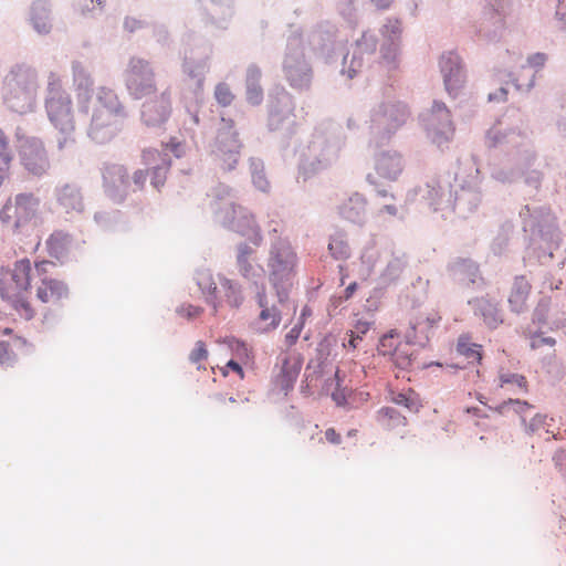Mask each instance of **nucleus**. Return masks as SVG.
<instances>
[{"label": "nucleus", "instance_id": "12", "mask_svg": "<svg viewBox=\"0 0 566 566\" xmlns=\"http://www.w3.org/2000/svg\"><path fill=\"white\" fill-rule=\"evenodd\" d=\"M407 105L399 101H385L370 111L369 129L374 139L381 145L406 123Z\"/></svg>", "mask_w": 566, "mask_h": 566}, {"label": "nucleus", "instance_id": "42", "mask_svg": "<svg viewBox=\"0 0 566 566\" xmlns=\"http://www.w3.org/2000/svg\"><path fill=\"white\" fill-rule=\"evenodd\" d=\"M36 296L43 303L67 298L69 286L63 281L44 277L42 279V284L36 290Z\"/></svg>", "mask_w": 566, "mask_h": 566}, {"label": "nucleus", "instance_id": "1", "mask_svg": "<svg viewBox=\"0 0 566 566\" xmlns=\"http://www.w3.org/2000/svg\"><path fill=\"white\" fill-rule=\"evenodd\" d=\"M523 231L527 235V255L541 264L553 260L560 250L562 231L555 214L546 206H524L520 211Z\"/></svg>", "mask_w": 566, "mask_h": 566}, {"label": "nucleus", "instance_id": "34", "mask_svg": "<svg viewBox=\"0 0 566 566\" xmlns=\"http://www.w3.org/2000/svg\"><path fill=\"white\" fill-rule=\"evenodd\" d=\"M54 197L61 209L66 213L84 210V201L81 188L74 182L59 184L54 188Z\"/></svg>", "mask_w": 566, "mask_h": 566}, {"label": "nucleus", "instance_id": "4", "mask_svg": "<svg viewBox=\"0 0 566 566\" xmlns=\"http://www.w3.org/2000/svg\"><path fill=\"white\" fill-rule=\"evenodd\" d=\"M210 208L214 219L223 228L247 237L254 245H260L262 235L255 224L253 216L243 207L237 206L231 189L226 185H218L208 193Z\"/></svg>", "mask_w": 566, "mask_h": 566}, {"label": "nucleus", "instance_id": "58", "mask_svg": "<svg viewBox=\"0 0 566 566\" xmlns=\"http://www.w3.org/2000/svg\"><path fill=\"white\" fill-rule=\"evenodd\" d=\"M213 96L217 103L222 107L231 105L234 99V94L226 82H220L216 85Z\"/></svg>", "mask_w": 566, "mask_h": 566}, {"label": "nucleus", "instance_id": "18", "mask_svg": "<svg viewBox=\"0 0 566 566\" xmlns=\"http://www.w3.org/2000/svg\"><path fill=\"white\" fill-rule=\"evenodd\" d=\"M506 119L510 116H504L499 119L485 134V144L489 148H516L525 147L527 145L528 136L524 128L522 119L509 124Z\"/></svg>", "mask_w": 566, "mask_h": 566}, {"label": "nucleus", "instance_id": "3", "mask_svg": "<svg viewBox=\"0 0 566 566\" xmlns=\"http://www.w3.org/2000/svg\"><path fill=\"white\" fill-rule=\"evenodd\" d=\"M90 113L86 133L96 144L111 142L120 130L122 120L127 117L125 106L117 94L104 86L98 87L95 98H92Z\"/></svg>", "mask_w": 566, "mask_h": 566}, {"label": "nucleus", "instance_id": "17", "mask_svg": "<svg viewBox=\"0 0 566 566\" xmlns=\"http://www.w3.org/2000/svg\"><path fill=\"white\" fill-rule=\"evenodd\" d=\"M346 39L340 36L338 29L331 22L316 24L308 34L312 50L328 64L343 56Z\"/></svg>", "mask_w": 566, "mask_h": 566}, {"label": "nucleus", "instance_id": "62", "mask_svg": "<svg viewBox=\"0 0 566 566\" xmlns=\"http://www.w3.org/2000/svg\"><path fill=\"white\" fill-rule=\"evenodd\" d=\"M513 408V410L518 413V415H522L524 413L527 409H530L532 406L525 401V400H520V399H509L506 401H503L501 405H499L495 410L499 412V413H504L509 408Z\"/></svg>", "mask_w": 566, "mask_h": 566}, {"label": "nucleus", "instance_id": "44", "mask_svg": "<svg viewBox=\"0 0 566 566\" xmlns=\"http://www.w3.org/2000/svg\"><path fill=\"white\" fill-rule=\"evenodd\" d=\"M72 241L73 238L70 233L61 230L54 231L46 240L50 256L62 261L67 255Z\"/></svg>", "mask_w": 566, "mask_h": 566}, {"label": "nucleus", "instance_id": "19", "mask_svg": "<svg viewBox=\"0 0 566 566\" xmlns=\"http://www.w3.org/2000/svg\"><path fill=\"white\" fill-rule=\"evenodd\" d=\"M514 11L513 0H491L483 10L482 21L476 30L480 38L489 41H499L505 19Z\"/></svg>", "mask_w": 566, "mask_h": 566}, {"label": "nucleus", "instance_id": "45", "mask_svg": "<svg viewBox=\"0 0 566 566\" xmlns=\"http://www.w3.org/2000/svg\"><path fill=\"white\" fill-rule=\"evenodd\" d=\"M219 282L227 304L232 308H239L245 300L241 284L224 276H220Z\"/></svg>", "mask_w": 566, "mask_h": 566}, {"label": "nucleus", "instance_id": "38", "mask_svg": "<svg viewBox=\"0 0 566 566\" xmlns=\"http://www.w3.org/2000/svg\"><path fill=\"white\" fill-rule=\"evenodd\" d=\"M262 71L261 69L251 63L245 70V101L252 106H259L264 98L263 87L261 85Z\"/></svg>", "mask_w": 566, "mask_h": 566}, {"label": "nucleus", "instance_id": "41", "mask_svg": "<svg viewBox=\"0 0 566 566\" xmlns=\"http://www.w3.org/2000/svg\"><path fill=\"white\" fill-rule=\"evenodd\" d=\"M193 280L205 296L206 302L213 307L216 313L221 301L217 296L218 287L211 271L208 269H199L196 271Z\"/></svg>", "mask_w": 566, "mask_h": 566}, {"label": "nucleus", "instance_id": "10", "mask_svg": "<svg viewBox=\"0 0 566 566\" xmlns=\"http://www.w3.org/2000/svg\"><path fill=\"white\" fill-rule=\"evenodd\" d=\"M295 264L296 254L290 243L282 239L275 240L271 245L268 268L270 284L281 306L287 304Z\"/></svg>", "mask_w": 566, "mask_h": 566}, {"label": "nucleus", "instance_id": "48", "mask_svg": "<svg viewBox=\"0 0 566 566\" xmlns=\"http://www.w3.org/2000/svg\"><path fill=\"white\" fill-rule=\"evenodd\" d=\"M514 226L512 222H504L491 243V251L494 255L501 256L509 250L511 235L513 233Z\"/></svg>", "mask_w": 566, "mask_h": 566}, {"label": "nucleus", "instance_id": "57", "mask_svg": "<svg viewBox=\"0 0 566 566\" xmlns=\"http://www.w3.org/2000/svg\"><path fill=\"white\" fill-rule=\"evenodd\" d=\"M335 384V389L332 391V399L336 402L337 406H344L346 403V394L343 388V379L339 376V370L335 371L334 378H329L326 380L325 386L329 387Z\"/></svg>", "mask_w": 566, "mask_h": 566}, {"label": "nucleus", "instance_id": "2", "mask_svg": "<svg viewBox=\"0 0 566 566\" xmlns=\"http://www.w3.org/2000/svg\"><path fill=\"white\" fill-rule=\"evenodd\" d=\"M212 43L196 32L188 31L181 38L178 55L181 60V73L191 90L196 102L203 98L207 74L211 69Z\"/></svg>", "mask_w": 566, "mask_h": 566}, {"label": "nucleus", "instance_id": "54", "mask_svg": "<svg viewBox=\"0 0 566 566\" xmlns=\"http://www.w3.org/2000/svg\"><path fill=\"white\" fill-rule=\"evenodd\" d=\"M358 7L359 0H337V11L349 24L357 23Z\"/></svg>", "mask_w": 566, "mask_h": 566}, {"label": "nucleus", "instance_id": "5", "mask_svg": "<svg viewBox=\"0 0 566 566\" xmlns=\"http://www.w3.org/2000/svg\"><path fill=\"white\" fill-rule=\"evenodd\" d=\"M343 145L339 129H315L306 149L301 154L298 171L304 180L334 165Z\"/></svg>", "mask_w": 566, "mask_h": 566}, {"label": "nucleus", "instance_id": "23", "mask_svg": "<svg viewBox=\"0 0 566 566\" xmlns=\"http://www.w3.org/2000/svg\"><path fill=\"white\" fill-rule=\"evenodd\" d=\"M171 95L169 88L157 93L142 104L140 120L148 128L159 129L168 122L171 115Z\"/></svg>", "mask_w": 566, "mask_h": 566}, {"label": "nucleus", "instance_id": "8", "mask_svg": "<svg viewBox=\"0 0 566 566\" xmlns=\"http://www.w3.org/2000/svg\"><path fill=\"white\" fill-rule=\"evenodd\" d=\"M266 127L270 133L276 135L282 148H287L296 134L295 98L284 87L275 86L268 101Z\"/></svg>", "mask_w": 566, "mask_h": 566}, {"label": "nucleus", "instance_id": "30", "mask_svg": "<svg viewBox=\"0 0 566 566\" xmlns=\"http://www.w3.org/2000/svg\"><path fill=\"white\" fill-rule=\"evenodd\" d=\"M143 160L150 166V184L154 188L160 189L165 185L167 171L171 165V158L168 153H161L157 149H144Z\"/></svg>", "mask_w": 566, "mask_h": 566}, {"label": "nucleus", "instance_id": "64", "mask_svg": "<svg viewBox=\"0 0 566 566\" xmlns=\"http://www.w3.org/2000/svg\"><path fill=\"white\" fill-rule=\"evenodd\" d=\"M551 298L549 297H542L534 312H533V321L537 323H546L547 321V314L549 310Z\"/></svg>", "mask_w": 566, "mask_h": 566}, {"label": "nucleus", "instance_id": "56", "mask_svg": "<svg viewBox=\"0 0 566 566\" xmlns=\"http://www.w3.org/2000/svg\"><path fill=\"white\" fill-rule=\"evenodd\" d=\"M200 10H201V14H202V20L206 25H212L220 30L228 29L230 21L224 22L223 25L214 21L216 17L218 19L222 14L221 13L222 11L219 7H217V6L201 7Z\"/></svg>", "mask_w": 566, "mask_h": 566}, {"label": "nucleus", "instance_id": "32", "mask_svg": "<svg viewBox=\"0 0 566 566\" xmlns=\"http://www.w3.org/2000/svg\"><path fill=\"white\" fill-rule=\"evenodd\" d=\"M405 168L402 156L396 150H385L377 155L375 159L376 177L395 181Z\"/></svg>", "mask_w": 566, "mask_h": 566}, {"label": "nucleus", "instance_id": "40", "mask_svg": "<svg viewBox=\"0 0 566 566\" xmlns=\"http://www.w3.org/2000/svg\"><path fill=\"white\" fill-rule=\"evenodd\" d=\"M302 364L303 358L300 355L295 356L293 360L290 357H284L282 359V367L277 375L276 384L285 394L294 388Z\"/></svg>", "mask_w": 566, "mask_h": 566}, {"label": "nucleus", "instance_id": "36", "mask_svg": "<svg viewBox=\"0 0 566 566\" xmlns=\"http://www.w3.org/2000/svg\"><path fill=\"white\" fill-rule=\"evenodd\" d=\"M29 23L40 35L52 30L51 8L48 0H33L29 12Z\"/></svg>", "mask_w": 566, "mask_h": 566}, {"label": "nucleus", "instance_id": "43", "mask_svg": "<svg viewBox=\"0 0 566 566\" xmlns=\"http://www.w3.org/2000/svg\"><path fill=\"white\" fill-rule=\"evenodd\" d=\"M367 184L373 187L374 191L376 192L377 197L395 201L396 196L391 192V187L384 185L380 182L377 177L374 174H368L366 176ZM378 213L381 216L384 213H387L391 217H398L399 216V209L398 207L392 202H385L380 208Z\"/></svg>", "mask_w": 566, "mask_h": 566}, {"label": "nucleus", "instance_id": "7", "mask_svg": "<svg viewBox=\"0 0 566 566\" xmlns=\"http://www.w3.org/2000/svg\"><path fill=\"white\" fill-rule=\"evenodd\" d=\"M38 90V72L20 63L13 65L3 78V101L7 107L18 114L33 111Z\"/></svg>", "mask_w": 566, "mask_h": 566}, {"label": "nucleus", "instance_id": "60", "mask_svg": "<svg viewBox=\"0 0 566 566\" xmlns=\"http://www.w3.org/2000/svg\"><path fill=\"white\" fill-rule=\"evenodd\" d=\"M401 22L398 19H387L381 27L380 33L385 40H399L401 35Z\"/></svg>", "mask_w": 566, "mask_h": 566}, {"label": "nucleus", "instance_id": "25", "mask_svg": "<svg viewBox=\"0 0 566 566\" xmlns=\"http://www.w3.org/2000/svg\"><path fill=\"white\" fill-rule=\"evenodd\" d=\"M255 301L258 306L261 308L258 322L263 324L259 329L262 333L275 331L282 322L284 310L290 308V300L286 305L281 306V304L277 303L275 291H273V293H266L262 285L260 289L258 287Z\"/></svg>", "mask_w": 566, "mask_h": 566}, {"label": "nucleus", "instance_id": "29", "mask_svg": "<svg viewBox=\"0 0 566 566\" xmlns=\"http://www.w3.org/2000/svg\"><path fill=\"white\" fill-rule=\"evenodd\" d=\"M73 85L77 93L78 113L88 115L90 103L94 94V80L91 72L83 62L73 61L71 64Z\"/></svg>", "mask_w": 566, "mask_h": 566}, {"label": "nucleus", "instance_id": "15", "mask_svg": "<svg viewBox=\"0 0 566 566\" xmlns=\"http://www.w3.org/2000/svg\"><path fill=\"white\" fill-rule=\"evenodd\" d=\"M241 148L242 144L233 128V120L222 117L212 148L214 160L221 169L231 171L239 163Z\"/></svg>", "mask_w": 566, "mask_h": 566}, {"label": "nucleus", "instance_id": "46", "mask_svg": "<svg viewBox=\"0 0 566 566\" xmlns=\"http://www.w3.org/2000/svg\"><path fill=\"white\" fill-rule=\"evenodd\" d=\"M437 319L433 317H417L415 321L410 322V327L406 332L405 339L408 345H417L421 348L426 347L429 343V336L424 335L423 337H419L418 331L421 325L426 326H434Z\"/></svg>", "mask_w": 566, "mask_h": 566}, {"label": "nucleus", "instance_id": "52", "mask_svg": "<svg viewBox=\"0 0 566 566\" xmlns=\"http://www.w3.org/2000/svg\"><path fill=\"white\" fill-rule=\"evenodd\" d=\"M74 10L80 12L84 17H95L103 12L104 1L103 0H72Z\"/></svg>", "mask_w": 566, "mask_h": 566}, {"label": "nucleus", "instance_id": "49", "mask_svg": "<svg viewBox=\"0 0 566 566\" xmlns=\"http://www.w3.org/2000/svg\"><path fill=\"white\" fill-rule=\"evenodd\" d=\"M249 169L254 187L262 192L269 191L270 182L265 175L263 160L260 158L251 157L249 159Z\"/></svg>", "mask_w": 566, "mask_h": 566}, {"label": "nucleus", "instance_id": "39", "mask_svg": "<svg viewBox=\"0 0 566 566\" xmlns=\"http://www.w3.org/2000/svg\"><path fill=\"white\" fill-rule=\"evenodd\" d=\"M450 274L453 280L463 285L474 284L478 274V264L468 258H457L450 262L449 265Z\"/></svg>", "mask_w": 566, "mask_h": 566}, {"label": "nucleus", "instance_id": "27", "mask_svg": "<svg viewBox=\"0 0 566 566\" xmlns=\"http://www.w3.org/2000/svg\"><path fill=\"white\" fill-rule=\"evenodd\" d=\"M446 91L450 96H457L465 81L461 57L453 51L443 53L439 60Z\"/></svg>", "mask_w": 566, "mask_h": 566}, {"label": "nucleus", "instance_id": "47", "mask_svg": "<svg viewBox=\"0 0 566 566\" xmlns=\"http://www.w3.org/2000/svg\"><path fill=\"white\" fill-rule=\"evenodd\" d=\"M328 251L335 260L345 261L349 259L350 247L345 232L336 231L329 237Z\"/></svg>", "mask_w": 566, "mask_h": 566}, {"label": "nucleus", "instance_id": "61", "mask_svg": "<svg viewBox=\"0 0 566 566\" xmlns=\"http://www.w3.org/2000/svg\"><path fill=\"white\" fill-rule=\"evenodd\" d=\"M392 401L398 405L407 408L411 412H417L419 410V402L415 397V392H397L392 397Z\"/></svg>", "mask_w": 566, "mask_h": 566}, {"label": "nucleus", "instance_id": "6", "mask_svg": "<svg viewBox=\"0 0 566 566\" xmlns=\"http://www.w3.org/2000/svg\"><path fill=\"white\" fill-rule=\"evenodd\" d=\"M458 163L460 170L455 174V184L452 185L450 210L465 219L475 212L482 202L483 189L474 156L460 158Z\"/></svg>", "mask_w": 566, "mask_h": 566}, {"label": "nucleus", "instance_id": "13", "mask_svg": "<svg viewBox=\"0 0 566 566\" xmlns=\"http://www.w3.org/2000/svg\"><path fill=\"white\" fill-rule=\"evenodd\" d=\"M40 200L32 192L18 193L14 200H7L0 210V221L14 233L29 230L39 210Z\"/></svg>", "mask_w": 566, "mask_h": 566}, {"label": "nucleus", "instance_id": "37", "mask_svg": "<svg viewBox=\"0 0 566 566\" xmlns=\"http://www.w3.org/2000/svg\"><path fill=\"white\" fill-rule=\"evenodd\" d=\"M532 285L524 275L514 277L511 291L507 297L510 311L514 314H522L527 311V300Z\"/></svg>", "mask_w": 566, "mask_h": 566}, {"label": "nucleus", "instance_id": "50", "mask_svg": "<svg viewBox=\"0 0 566 566\" xmlns=\"http://www.w3.org/2000/svg\"><path fill=\"white\" fill-rule=\"evenodd\" d=\"M395 366L400 370H411L415 361H416V355L415 353H408L407 350L402 349L400 346H396L394 348V352H390V358H389Z\"/></svg>", "mask_w": 566, "mask_h": 566}, {"label": "nucleus", "instance_id": "24", "mask_svg": "<svg viewBox=\"0 0 566 566\" xmlns=\"http://www.w3.org/2000/svg\"><path fill=\"white\" fill-rule=\"evenodd\" d=\"M32 268L28 259L19 260L12 270L0 275V295L3 300H14L30 287Z\"/></svg>", "mask_w": 566, "mask_h": 566}, {"label": "nucleus", "instance_id": "31", "mask_svg": "<svg viewBox=\"0 0 566 566\" xmlns=\"http://www.w3.org/2000/svg\"><path fill=\"white\" fill-rule=\"evenodd\" d=\"M366 206L365 197L354 192L340 201L337 206V212L342 219L356 226H364L367 220Z\"/></svg>", "mask_w": 566, "mask_h": 566}, {"label": "nucleus", "instance_id": "26", "mask_svg": "<svg viewBox=\"0 0 566 566\" xmlns=\"http://www.w3.org/2000/svg\"><path fill=\"white\" fill-rule=\"evenodd\" d=\"M105 193L115 203H122L130 188L127 169L118 164L106 165L103 170Z\"/></svg>", "mask_w": 566, "mask_h": 566}, {"label": "nucleus", "instance_id": "28", "mask_svg": "<svg viewBox=\"0 0 566 566\" xmlns=\"http://www.w3.org/2000/svg\"><path fill=\"white\" fill-rule=\"evenodd\" d=\"M452 192V185L447 179H432L423 187H419L421 199L432 211L450 210Z\"/></svg>", "mask_w": 566, "mask_h": 566}, {"label": "nucleus", "instance_id": "11", "mask_svg": "<svg viewBox=\"0 0 566 566\" xmlns=\"http://www.w3.org/2000/svg\"><path fill=\"white\" fill-rule=\"evenodd\" d=\"M72 98L62 88L59 74L50 72L48 75L45 112L50 123L59 133H74Z\"/></svg>", "mask_w": 566, "mask_h": 566}, {"label": "nucleus", "instance_id": "63", "mask_svg": "<svg viewBox=\"0 0 566 566\" xmlns=\"http://www.w3.org/2000/svg\"><path fill=\"white\" fill-rule=\"evenodd\" d=\"M555 126L558 137L566 144V101L560 103L555 114Z\"/></svg>", "mask_w": 566, "mask_h": 566}, {"label": "nucleus", "instance_id": "9", "mask_svg": "<svg viewBox=\"0 0 566 566\" xmlns=\"http://www.w3.org/2000/svg\"><path fill=\"white\" fill-rule=\"evenodd\" d=\"M282 73L291 88L298 93L311 90L314 70L311 59L305 53L302 34L293 31L286 39L282 59Z\"/></svg>", "mask_w": 566, "mask_h": 566}, {"label": "nucleus", "instance_id": "53", "mask_svg": "<svg viewBox=\"0 0 566 566\" xmlns=\"http://www.w3.org/2000/svg\"><path fill=\"white\" fill-rule=\"evenodd\" d=\"M201 7H207L206 3L210 6H217L221 9V15L214 19L216 22L223 25L224 22L231 21L234 15V3L233 0H197Z\"/></svg>", "mask_w": 566, "mask_h": 566}, {"label": "nucleus", "instance_id": "59", "mask_svg": "<svg viewBox=\"0 0 566 566\" xmlns=\"http://www.w3.org/2000/svg\"><path fill=\"white\" fill-rule=\"evenodd\" d=\"M399 40H385L380 46V55L388 65H395L398 54Z\"/></svg>", "mask_w": 566, "mask_h": 566}, {"label": "nucleus", "instance_id": "21", "mask_svg": "<svg viewBox=\"0 0 566 566\" xmlns=\"http://www.w3.org/2000/svg\"><path fill=\"white\" fill-rule=\"evenodd\" d=\"M18 156L21 166L33 177L41 178L51 168L48 151L40 138L24 139V143L18 146Z\"/></svg>", "mask_w": 566, "mask_h": 566}, {"label": "nucleus", "instance_id": "51", "mask_svg": "<svg viewBox=\"0 0 566 566\" xmlns=\"http://www.w3.org/2000/svg\"><path fill=\"white\" fill-rule=\"evenodd\" d=\"M119 220L120 212L118 210L96 211L94 213V221L103 231H114Z\"/></svg>", "mask_w": 566, "mask_h": 566}, {"label": "nucleus", "instance_id": "35", "mask_svg": "<svg viewBox=\"0 0 566 566\" xmlns=\"http://www.w3.org/2000/svg\"><path fill=\"white\" fill-rule=\"evenodd\" d=\"M408 266L409 258L406 252L401 250L391 251L386 266L379 274L378 285L380 287H387L396 284Z\"/></svg>", "mask_w": 566, "mask_h": 566}, {"label": "nucleus", "instance_id": "33", "mask_svg": "<svg viewBox=\"0 0 566 566\" xmlns=\"http://www.w3.org/2000/svg\"><path fill=\"white\" fill-rule=\"evenodd\" d=\"M468 304L472 307L474 315L483 319L488 328L496 329L504 323L503 312L499 307V303L482 296L469 300Z\"/></svg>", "mask_w": 566, "mask_h": 566}, {"label": "nucleus", "instance_id": "55", "mask_svg": "<svg viewBox=\"0 0 566 566\" xmlns=\"http://www.w3.org/2000/svg\"><path fill=\"white\" fill-rule=\"evenodd\" d=\"M479 345L471 343L470 338L465 335H461L458 338L457 352L469 359H481L479 352Z\"/></svg>", "mask_w": 566, "mask_h": 566}, {"label": "nucleus", "instance_id": "16", "mask_svg": "<svg viewBox=\"0 0 566 566\" xmlns=\"http://www.w3.org/2000/svg\"><path fill=\"white\" fill-rule=\"evenodd\" d=\"M419 118L432 144L439 148L448 146L454 135V126L444 103L433 101L432 107L421 113Z\"/></svg>", "mask_w": 566, "mask_h": 566}, {"label": "nucleus", "instance_id": "14", "mask_svg": "<svg viewBox=\"0 0 566 566\" xmlns=\"http://www.w3.org/2000/svg\"><path fill=\"white\" fill-rule=\"evenodd\" d=\"M124 82L128 95L135 99L150 97L157 93L156 74L150 62L132 56L124 71Z\"/></svg>", "mask_w": 566, "mask_h": 566}, {"label": "nucleus", "instance_id": "22", "mask_svg": "<svg viewBox=\"0 0 566 566\" xmlns=\"http://www.w3.org/2000/svg\"><path fill=\"white\" fill-rule=\"evenodd\" d=\"M517 155L523 161V167L517 169H506L504 167L494 169L492 177L500 182H514L518 178L524 177V182L533 188L538 189L542 181V174L536 169H530L532 160L535 159L533 151L530 149L528 144L525 147L517 149Z\"/></svg>", "mask_w": 566, "mask_h": 566}, {"label": "nucleus", "instance_id": "20", "mask_svg": "<svg viewBox=\"0 0 566 566\" xmlns=\"http://www.w3.org/2000/svg\"><path fill=\"white\" fill-rule=\"evenodd\" d=\"M378 44L377 36L370 31H364L359 39L355 41L349 52L343 53L340 73L353 78L365 65H368L376 53Z\"/></svg>", "mask_w": 566, "mask_h": 566}]
</instances>
